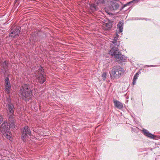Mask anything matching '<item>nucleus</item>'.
Returning a JSON list of instances; mask_svg holds the SVG:
<instances>
[{
    "label": "nucleus",
    "instance_id": "f257e3e1",
    "mask_svg": "<svg viewBox=\"0 0 160 160\" xmlns=\"http://www.w3.org/2000/svg\"><path fill=\"white\" fill-rule=\"evenodd\" d=\"M29 87L28 84H25L21 87L19 90V94L26 102L32 98V91Z\"/></svg>",
    "mask_w": 160,
    "mask_h": 160
},
{
    "label": "nucleus",
    "instance_id": "f03ea898",
    "mask_svg": "<svg viewBox=\"0 0 160 160\" xmlns=\"http://www.w3.org/2000/svg\"><path fill=\"white\" fill-rule=\"evenodd\" d=\"M125 70L120 66L113 67L110 72L111 77L118 78L123 75L125 72Z\"/></svg>",
    "mask_w": 160,
    "mask_h": 160
},
{
    "label": "nucleus",
    "instance_id": "7ed1b4c3",
    "mask_svg": "<svg viewBox=\"0 0 160 160\" xmlns=\"http://www.w3.org/2000/svg\"><path fill=\"white\" fill-rule=\"evenodd\" d=\"M10 127L8 123L6 121H4L0 127V131L3 135L9 140H12L11 138L12 135L11 132H9Z\"/></svg>",
    "mask_w": 160,
    "mask_h": 160
},
{
    "label": "nucleus",
    "instance_id": "20e7f679",
    "mask_svg": "<svg viewBox=\"0 0 160 160\" xmlns=\"http://www.w3.org/2000/svg\"><path fill=\"white\" fill-rule=\"evenodd\" d=\"M35 76L38 82L41 84L44 83L46 80V76L43 69L41 66L35 73Z\"/></svg>",
    "mask_w": 160,
    "mask_h": 160
},
{
    "label": "nucleus",
    "instance_id": "39448f33",
    "mask_svg": "<svg viewBox=\"0 0 160 160\" xmlns=\"http://www.w3.org/2000/svg\"><path fill=\"white\" fill-rule=\"evenodd\" d=\"M7 100L8 103L6 105L7 113L8 115L9 116V119L12 118H13V115L15 110V108L13 104L11 102V99L8 98Z\"/></svg>",
    "mask_w": 160,
    "mask_h": 160
},
{
    "label": "nucleus",
    "instance_id": "423d86ee",
    "mask_svg": "<svg viewBox=\"0 0 160 160\" xmlns=\"http://www.w3.org/2000/svg\"><path fill=\"white\" fill-rule=\"evenodd\" d=\"M112 56H114L116 61L118 63H121L122 62L126 61L127 58L124 56L122 55L120 52H118L115 53L113 55H111Z\"/></svg>",
    "mask_w": 160,
    "mask_h": 160
},
{
    "label": "nucleus",
    "instance_id": "0eeeda50",
    "mask_svg": "<svg viewBox=\"0 0 160 160\" xmlns=\"http://www.w3.org/2000/svg\"><path fill=\"white\" fill-rule=\"evenodd\" d=\"M111 43L112 48L109 52V54L110 55H113L115 53L119 52L118 47L119 46L120 44L119 41H112Z\"/></svg>",
    "mask_w": 160,
    "mask_h": 160
},
{
    "label": "nucleus",
    "instance_id": "6e6552de",
    "mask_svg": "<svg viewBox=\"0 0 160 160\" xmlns=\"http://www.w3.org/2000/svg\"><path fill=\"white\" fill-rule=\"evenodd\" d=\"M31 131L29 128L27 126H25L23 128L22 133V138L24 142L26 141V138L28 135H30Z\"/></svg>",
    "mask_w": 160,
    "mask_h": 160
},
{
    "label": "nucleus",
    "instance_id": "1a4fd4ad",
    "mask_svg": "<svg viewBox=\"0 0 160 160\" xmlns=\"http://www.w3.org/2000/svg\"><path fill=\"white\" fill-rule=\"evenodd\" d=\"M105 0H96L95 3L92 4L90 6L91 9L93 11L95 10L98 11V10L97 5H101L104 3Z\"/></svg>",
    "mask_w": 160,
    "mask_h": 160
},
{
    "label": "nucleus",
    "instance_id": "9d476101",
    "mask_svg": "<svg viewBox=\"0 0 160 160\" xmlns=\"http://www.w3.org/2000/svg\"><path fill=\"white\" fill-rule=\"evenodd\" d=\"M20 27H17L14 30L10 33V36L14 38L17 36H18L20 32Z\"/></svg>",
    "mask_w": 160,
    "mask_h": 160
},
{
    "label": "nucleus",
    "instance_id": "9b49d317",
    "mask_svg": "<svg viewBox=\"0 0 160 160\" xmlns=\"http://www.w3.org/2000/svg\"><path fill=\"white\" fill-rule=\"evenodd\" d=\"M113 101L115 107L120 109L123 108V105L122 103L115 99H113Z\"/></svg>",
    "mask_w": 160,
    "mask_h": 160
},
{
    "label": "nucleus",
    "instance_id": "f8f14e48",
    "mask_svg": "<svg viewBox=\"0 0 160 160\" xmlns=\"http://www.w3.org/2000/svg\"><path fill=\"white\" fill-rule=\"evenodd\" d=\"M142 132L144 135L147 136V137L152 139H154L155 138V136L154 135L150 133L148 130L146 129H143L142 130Z\"/></svg>",
    "mask_w": 160,
    "mask_h": 160
},
{
    "label": "nucleus",
    "instance_id": "ddd939ff",
    "mask_svg": "<svg viewBox=\"0 0 160 160\" xmlns=\"http://www.w3.org/2000/svg\"><path fill=\"white\" fill-rule=\"evenodd\" d=\"M1 64L3 69L4 71L6 72L8 70V63L6 61H5L4 62L2 61Z\"/></svg>",
    "mask_w": 160,
    "mask_h": 160
},
{
    "label": "nucleus",
    "instance_id": "4468645a",
    "mask_svg": "<svg viewBox=\"0 0 160 160\" xmlns=\"http://www.w3.org/2000/svg\"><path fill=\"white\" fill-rule=\"evenodd\" d=\"M111 5L112 7H111V8L113 10L117 9L119 7L118 4L116 2H112Z\"/></svg>",
    "mask_w": 160,
    "mask_h": 160
},
{
    "label": "nucleus",
    "instance_id": "2eb2a0df",
    "mask_svg": "<svg viewBox=\"0 0 160 160\" xmlns=\"http://www.w3.org/2000/svg\"><path fill=\"white\" fill-rule=\"evenodd\" d=\"M123 25V23L121 22H119L118 23L117 25L118 28L119 29V32H121L122 31Z\"/></svg>",
    "mask_w": 160,
    "mask_h": 160
},
{
    "label": "nucleus",
    "instance_id": "dca6fc26",
    "mask_svg": "<svg viewBox=\"0 0 160 160\" xmlns=\"http://www.w3.org/2000/svg\"><path fill=\"white\" fill-rule=\"evenodd\" d=\"M140 73V72H137L134 75L133 78L132 82V84L133 85H134L136 84L137 79H138Z\"/></svg>",
    "mask_w": 160,
    "mask_h": 160
},
{
    "label": "nucleus",
    "instance_id": "f3484780",
    "mask_svg": "<svg viewBox=\"0 0 160 160\" xmlns=\"http://www.w3.org/2000/svg\"><path fill=\"white\" fill-rule=\"evenodd\" d=\"M5 92L7 94H9L11 89V85H5Z\"/></svg>",
    "mask_w": 160,
    "mask_h": 160
},
{
    "label": "nucleus",
    "instance_id": "a211bd4d",
    "mask_svg": "<svg viewBox=\"0 0 160 160\" xmlns=\"http://www.w3.org/2000/svg\"><path fill=\"white\" fill-rule=\"evenodd\" d=\"M10 120H11L12 121V122H11V124H10V123H9V126L10 127V128H15V125L14 124V119L13 118H12L9 119Z\"/></svg>",
    "mask_w": 160,
    "mask_h": 160
},
{
    "label": "nucleus",
    "instance_id": "6ab92c4d",
    "mask_svg": "<svg viewBox=\"0 0 160 160\" xmlns=\"http://www.w3.org/2000/svg\"><path fill=\"white\" fill-rule=\"evenodd\" d=\"M138 0H133L124 5L123 7H125L127 6H130V5L131 4H132V3L137 2H138Z\"/></svg>",
    "mask_w": 160,
    "mask_h": 160
},
{
    "label": "nucleus",
    "instance_id": "aec40b11",
    "mask_svg": "<svg viewBox=\"0 0 160 160\" xmlns=\"http://www.w3.org/2000/svg\"><path fill=\"white\" fill-rule=\"evenodd\" d=\"M107 73L106 72H104L102 75V77L103 81H105L106 78Z\"/></svg>",
    "mask_w": 160,
    "mask_h": 160
},
{
    "label": "nucleus",
    "instance_id": "412c9836",
    "mask_svg": "<svg viewBox=\"0 0 160 160\" xmlns=\"http://www.w3.org/2000/svg\"><path fill=\"white\" fill-rule=\"evenodd\" d=\"M5 85H8L9 84H10V81L9 78L8 77H7L5 78Z\"/></svg>",
    "mask_w": 160,
    "mask_h": 160
},
{
    "label": "nucleus",
    "instance_id": "4be33fe9",
    "mask_svg": "<svg viewBox=\"0 0 160 160\" xmlns=\"http://www.w3.org/2000/svg\"><path fill=\"white\" fill-rule=\"evenodd\" d=\"M118 36H117L116 37H114V39H113V40L112 41H118Z\"/></svg>",
    "mask_w": 160,
    "mask_h": 160
},
{
    "label": "nucleus",
    "instance_id": "5701e85b",
    "mask_svg": "<svg viewBox=\"0 0 160 160\" xmlns=\"http://www.w3.org/2000/svg\"><path fill=\"white\" fill-rule=\"evenodd\" d=\"M3 121V117L2 115L0 114V124L1 122Z\"/></svg>",
    "mask_w": 160,
    "mask_h": 160
},
{
    "label": "nucleus",
    "instance_id": "b1692460",
    "mask_svg": "<svg viewBox=\"0 0 160 160\" xmlns=\"http://www.w3.org/2000/svg\"><path fill=\"white\" fill-rule=\"evenodd\" d=\"M146 66L147 67H155V66H153V65H150V66Z\"/></svg>",
    "mask_w": 160,
    "mask_h": 160
},
{
    "label": "nucleus",
    "instance_id": "393cba45",
    "mask_svg": "<svg viewBox=\"0 0 160 160\" xmlns=\"http://www.w3.org/2000/svg\"><path fill=\"white\" fill-rule=\"evenodd\" d=\"M16 1V2H17V1L18 0H15Z\"/></svg>",
    "mask_w": 160,
    "mask_h": 160
}]
</instances>
